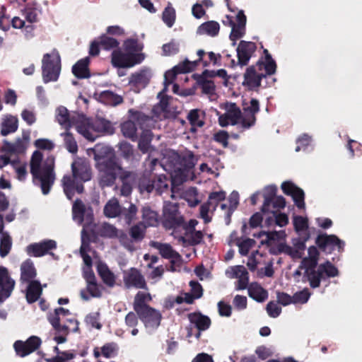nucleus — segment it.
<instances>
[{"mask_svg": "<svg viewBox=\"0 0 362 362\" xmlns=\"http://www.w3.org/2000/svg\"><path fill=\"white\" fill-rule=\"evenodd\" d=\"M320 252L317 247L310 246L308 249V256L302 259L298 269L293 276H300L301 269L304 270L303 277L309 282L312 288L320 287L321 281L334 278L339 275V271L330 261L318 264Z\"/></svg>", "mask_w": 362, "mask_h": 362, "instance_id": "f257e3e1", "label": "nucleus"}, {"mask_svg": "<svg viewBox=\"0 0 362 362\" xmlns=\"http://www.w3.org/2000/svg\"><path fill=\"white\" fill-rule=\"evenodd\" d=\"M93 153L99 186L102 189L112 187L123 168L118 158L111 148L103 146L97 145Z\"/></svg>", "mask_w": 362, "mask_h": 362, "instance_id": "f03ea898", "label": "nucleus"}, {"mask_svg": "<svg viewBox=\"0 0 362 362\" xmlns=\"http://www.w3.org/2000/svg\"><path fill=\"white\" fill-rule=\"evenodd\" d=\"M263 52L265 61L258 60L255 66L247 67L244 74L243 84L250 89L258 87L264 88L269 83L268 80H271V83L275 82V78L272 75L276 72V64L267 49H264Z\"/></svg>", "mask_w": 362, "mask_h": 362, "instance_id": "7ed1b4c3", "label": "nucleus"}, {"mask_svg": "<svg viewBox=\"0 0 362 362\" xmlns=\"http://www.w3.org/2000/svg\"><path fill=\"white\" fill-rule=\"evenodd\" d=\"M225 109L226 114L230 119V124L235 125L241 119L240 124L242 127L247 129L255 124L257 120L256 114L259 111V103L255 98H252L250 104L243 102V115L240 109L235 103H226Z\"/></svg>", "mask_w": 362, "mask_h": 362, "instance_id": "20e7f679", "label": "nucleus"}, {"mask_svg": "<svg viewBox=\"0 0 362 362\" xmlns=\"http://www.w3.org/2000/svg\"><path fill=\"white\" fill-rule=\"evenodd\" d=\"M197 54L199 57L197 60L191 62L185 59L165 73L163 88L161 90H168L171 85L173 86L172 90H179L180 86L175 83L177 74H186L194 71L199 62H202L204 66L209 65V62L203 60V57L206 54L204 50L199 49Z\"/></svg>", "mask_w": 362, "mask_h": 362, "instance_id": "39448f33", "label": "nucleus"}, {"mask_svg": "<svg viewBox=\"0 0 362 362\" xmlns=\"http://www.w3.org/2000/svg\"><path fill=\"white\" fill-rule=\"evenodd\" d=\"M76 129L79 134L90 141H94L95 139L92 132L107 134H112L115 132V128L109 120L104 118L93 119L83 116L77 124Z\"/></svg>", "mask_w": 362, "mask_h": 362, "instance_id": "423d86ee", "label": "nucleus"}, {"mask_svg": "<svg viewBox=\"0 0 362 362\" xmlns=\"http://www.w3.org/2000/svg\"><path fill=\"white\" fill-rule=\"evenodd\" d=\"M130 119L121 124V132L123 136L132 141L138 140L136 124L143 129L148 128L153 121V117L148 116L142 112L129 110Z\"/></svg>", "mask_w": 362, "mask_h": 362, "instance_id": "0eeeda50", "label": "nucleus"}, {"mask_svg": "<svg viewBox=\"0 0 362 362\" xmlns=\"http://www.w3.org/2000/svg\"><path fill=\"white\" fill-rule=\"evenodd\" d=\"M62 69L61 57L57 49L43 55L42 59V77L44 83L58 80Z\"/></svg>", "mask_w": 362, "mask_h": 362, "instance_id": "6e6552de", "label": "nucleus"}, {"mask_svg": "<svg viewBox=\"0 0 362 362\" xmlns=\"http://www.w3.org/2000/svg\"><path fill=\"white\" fill-rule=\"evenodd\" d=\"M54 161L45 163L42 165V170L36 171L33 176V182L35 185L40 187L44 195L49 193L52 187L56 175L54 171Z\"/></svg>", "mask_w": 362, "mask_h": 362, "instance_id": "1a4fd4ad", "label": "nucleus"}, {"mask_svg": "<svg viewBox=\"0 0 362 362\" xmlns=\"http://www.w3.org/2000/svg\"><path fill=\"white\" fill-rule=\"evenodd\" d=\"M184 223V217L179 211L177 204L169 203L164 206L162 225L166 230H173L174 233L180 231Z\"/></svg>", "mask_w": 362, "mask_h": 362, "instance_id": "9d476101", "label": "nucleus"}, {"mask_svg": "<svg viewBox=\"0 0 362 362\" xmlns=\"http://www.w3.org/2000/svg\"><path fill=\"white\" fill-rule=\"evenodd\" d=\"M140 221L132 226L128 231L129 235L124 231H120L119 240L127 250L134 251L135 250L134 243H140L145 238L147 227Z\"/></svg>", "mask_w": 362, "mask_h": 362, "instance_id": "9b49d317", "label": "nucleus"}, {"mask_svg": "<svg viewBox=\"0 0 362 362\" xmlns=\"http://www.w3.org/2000/svg\"><path fill=\"white\" fill-rule=\"evenodd\" d=\"M145 59L144 53L123 52L120 49H115L111 54V62L116 68H130L141 64Z\"/></svg>", "mask_w": 362, "mask_h": 362, "instance_id": "f8f14e48", "label": "nucleus"}, {"mask_svg": "<svg viewBox=\"0 0 362 362\" xmlns=\"http://www.w3.org/2000/svg\"><path fill=\"white\" fill-rule=\"evenodd\" d=\"M70 315L71 312L69 310L59 307L47 315V320L57 333L68 335L70 332L71 327L64 321V317Z\"/></svg>", "mask_w": 362, "mask_h": 362, "instance_id": "ddd939ff", "label": "nucleus"}, {"mask_svg": "<svg viewBox=\"0 0 362 362\" xmlns=\"http://www.w3.org/2000/svg\"><path fill=\"white\" fill-rule=\"evenodd\" d=\"M315 244L325 254H331L337 250L339 252L344 250V242L335 235L320 234L315 239Z\"/></svg>", "mask_w": 362, "mask_h": 362, "instance_id": "4468645a", "label": "nucleus"}, {"mask_svg": "<svg viewBox=\"0 0 362 362\" xmlns=\"http://www.w3.org/2000/svg\"><path fill=\"white\" fill-rule=\"evenodd\" d=\"M42 344V340L37 336H31L26 341L17 340L13 344L16 355L23 358L37 350Z\"/></svg>", "mask_w": 362, "mask_h": 362, "instance_id": "2eb2a0df", "label": "nucleus"}, {"mask_svg": "<svg viewBox=\"0 0 362 362\" xmlns=\"http://www.w3.org/2000/svg\"><path fill=\"white\" fill-rule=\"evenodd\" d=\"M123 281L127 288H134L136 289L148 290V286L144 276L135 267H132L124 272Z\"/></svg>", "mask_w": 362, "mask_h": 362, "instance_id": "dca6fc26", "label": "nucleus"}, {"mask_svg": "<svg viewBox=\"0 0 362 362\" xmlns=\"http://www.w3.org/2000/svg\"><path fill=\"white\" fill-rule=\"evenodd\" d=\"M136 314L146 327L156 329L160 324L161 313L151 306L136 312Z\"/></svg>", "mask_w": 362, "mask_h": 362, "instance_id": "f3484780", "label": "nucleus"}, {"mask_svg": "<svg viewBox=\"0 0 362 362\" xmlns=\"http://www.w3.org/2000/svg\"><path fill=\"white\" fill-rule=\"evenodd\" d=\"M257 49L255 42L241 40L236 49L238 57V64L244 66L248 64L250 58Z\"/></svg>", "mask_w": 362, "mask_h": 362, "instance_id": "a211bd4d", "label": "nucleus"}, {"mask_svg": "<svg viewBox=\"0 0 362 362\" xmlns=\"http://www.w3.org/2000/svg\"><path fill=\"white\" fill-rule=\"evenodd\" d=\"M57 248V243L53 240H45L40 243L30 244L26 247V252L29 256L39 257L49 253Z\"/></svg>", "mask_w": 362, "mask_h": 362, "instance_id": "6ab92c4d", "label": "nucleus"}, {"mask_svg": "<svg viewBox=\"0 0 362 362\" xmlns=\"http://www.w3.org/2000/svg\"><path fill=\"white\" fill-rule=\"evenodd\" d=\"M118 178L122 182L120 194L124 197H129L132 192L133 186L136 183L138 175L134 171L127 170L122 168Z\"/></svg>", "mask_w": 362, "mask_h": 362, "instance_id": "aec40b11", "label": "nucleus"}, {"mask_svg": "<svg viewBox=\"0 0 362 362\" xmlns=\"http://www.w3.org/2000/svg\"><path fill=\"white\" fill-rule=\"evenodd\" d=\"M62 185L64 194L69 200L73 198L75 192L81 194L84 189L83 183L75 178L73 175H64L62 179Z\"/></svg>", "mask_w": 362, "mask_h": 362, "instance_id": "412c9836", "label": "nucleus"}, {"mask_svg": "<svg viewBox=\"0 0 362 362\" xmlns=\"http://www.w3.org/2000/svg\"><path fill=\"white\" fill-rule=\"evenodd\" d=\"M16 282L11 277L6 267L0 266V297L5 300L11 295L15 287Z\"/></svg>", "mask_w": 362, "mask_h": 362, "instance_id": "4be33fe9", "label": "nucleus"}, {"mask_svg": "<svg viewBox=\"0 0 362 362\" xmlns=\"http://www.w3.org/2000/svg\"><path fill=\"white\" fill-rule=\"evenodd\" d=\"M56 119L57 122L63 126L66 129H69L72 126L77 127V124L80 123V120L82 119L81 117H78V119H76L74 116H70L68 110L63 106H61L57 110Z\"/></svg>", "mask_w": 362, "mask_h": 362, "instance_id": "5701e85b", "label": "nucleus"}, {"mask_svg": "<svg viewBox=\"0 0 362 362\" xmlns=\"http://www.w3.org/2000/svg\"><path fill=\"white\" fill-rule=\"evenodd\" d=\"M141 223L146 227H157L160 223V216L158 213L153 210L150 206H143L141 209Z\"/></svg>", "mask_w": 362, "mask_h": 362, "instance_id": "b1692460", "label": "nucleus"}, {"mask_svg": "<svg viewBox=\"0 0 362 362\" xmlns=\"http://www.w3.org/2000/svg\"><path fill=\"white\" fill-rule=\"evenodd\" d=\"M189 322L199 331L207 330L211 325V320L207 315H203L201 312L190 313L187 315Z\"/></svg>", "mask_w": 362, "mask_h": 362, "instance_id": "393cba45", "label": "nucleus"}, {"mask_svg": "<svg viewBox=\"0 0 362 362\" xmlns=\"http://www.w3.org/2000/svg\"><path fill=\"white\" fill-rule=\"evenodd\" d=\"M73 176L81 183L91 179V170L89 166L83 162H74L71 165Z\"/></svg>", "mask_w": 362, "mask_h": 362, "instance_id": "a878e982", "label": "nucleus"}, {"mask_svg": "<svg viewBox=\"0 0 362 362\" xmlns=\"http://www.w3.org/2000/svg\"><path fill=\"white\" fill-rule=\"evenodd\" d=\"M18 128V119L17 117L11 115H5L1 118L0 124V134L6 136L17 131Z\"/></svg>", "mask_w": 362, "mask_h": 362, "instance_id": "bb28decb", "label": "nucleus"}, {"mask_svg": "<svg viewBox=\"0 0 362 362\" xmlns=\"http://www.w3.org/2000/svg\"><path fill=\"white\" fill-rule=\"evenodd\" d=\"M141 187H144L148 192H151L153 189H156L160 194L168 188V179L166 175H160L149 181L146 186L141 185Z\"/></svg>", "mask_w": 362, "mask_h": 362, "instance_id": "cd10ccee", "label": "nucleus"}, {"mask_svg": "<svg viewBox=\"0 0 362 362\" xmlns=\"http://www.w3.org/2000/svg\"><path fill=\"white\" fill-rule=\"evenodd\" d=\"M26 146L25 142L18 139L14 143L4 141L1 151L8 155H20L25 153Z\"/></svg>", "mask_w": 362, "mask_h": 362, "instance_id": "c85d7f7f", "label": "nucleus"}, {"mask_svg": "<svg viewBox=\"0 0 362 362\" xmlns=\"http://www.w3.org/2000/svg\"><path fill=\"white\" fill-rule=\"evenodd\" d=\"M150 246L159 250V253L165 259H181L180 255L175 251L172 246L168 243H161L156 241H151Z\"/></svg>", "mask_w": 362, "mask_h": 362, "instance_id": "c756f323", "label": "nucleus"}, {"mask_svg": "<svg viewBox=\"0 0 362 362\" xmlns=\"http://www.w3.org/2000/svg\"><path fill=\"white\" fill-rule=\"evenodd\" d=\"M89 64L90 59L88 57L78 60L72 66L73 74L78 78H89L90 76V73L88 68Z\"/></svg>", "mask_w": 362, "mask_h": 362, "instance_id": "7c9ffc66", "label": "nucleus"}, {"mask_svg": "<svg viewBox=\"0 0 362 362\" xmlns=\"http://www.w3.org/2000/svg\"><path fill=\"white\" fill-rule=\"evenodd\" d=\"M149 81L150 76L148 72L141 69L130 76L129 84L137 88H144L149 83Z\"/></svg>", "mask_w": 362, "mask_h": 362, "instance_id": "2f4dec72", "label": "nucleus"}, {"mask_svg": "<svg viewBox=\"0 0 362 362\" xmlns=\"http://www.w3.org/2000/svg\"><path fill=\"white\" fill-rule=\"evenodd\" d=\"M248 296L257 302H264L268 298V292L257 282L251 283L247 288Z\"/></svg>", "mask_w": 362, "mask_h": 362, "instance_id": "473e14b6", "label": "nucleus"}, {"mask_svg": "<svg viewBox=\"0 0 362 362\" xmlns=\"http://www.w3.org/2000/svg\"><path fill=\"white\" fill-rule=\"evenodd\" d=\"M37 272L33 261L30 259L24 261L21 266V281L23 282H30L34 281Z\"/></svg>", "mask_w": 362, "mask_h": 362, "instance_id": "72a5a7b5", "label": "nucleus"}, {"mask_svg": "<svg viewBox=\"0 0 362 362\" xmlns=\"http://www.w3.org/2000/svg\"><path fill=\"white\" fill-rule=\"evenodd\" d=\"M26 290V300L28 303L36 302L42 293V287L38 281H31L28 282Z\"/></svg>", "mask_w": 362, "mask_h": 362, "instance_id": "f704fd0d", "label": "nucleus"}, {"mask_svg": "<svg viewBox=\"0 0 362 362\" xmlns=\"http://www.w3.org/2000/svg\"><path fill=\"white\" fill-rule=\"evenodd\" d=\"M97 271L105 285L109 287H113L115 286V276L106 264L102 262L99 263L97 266Z\"/></svg>", "mask_w": 362, "mask_h": 362, "instance_id": "c9c22d12", "label": "nucleus"}, {"mask_svg": "<svg viewBox=\"0 0 362 362\" xmlns=\"http://www.w3.org/2000/svg\"><path fill=\"white\" fill-rule=\"evenodd\" d=\"M165 92H158V98L160 99V101L157 105H154L152 109V113L156 118H160L162 113L168 111L169 100L171 98L165 95Z\"/></svg>", "mask_w": 362, "mask_h": 362, "instance_id": "e433bc0d", "label": "nucleus"}, {"mask_svg": "<svg viewBox=\"0 0 362 362\" xmlns=\"http://www.w3.org/2000/svg\"><path fill=\"white\" fill-rule=\"evenodd\" d=\"M153 139V134L151 130L146 128L143 129V131L138 139V148L143 153H146L149 151L151 146V143Z\"/></svg>", "mask_w": 362, "mask_h": 362, "instance_id": "4c0bfd02", "label": "nucleus"}, {"mask_svg": "<svg viewBox=\"0 0 362 362\" xmlns=\"http://www.w3.org/2000/svg\"><path fill=\"white\" fill-rule=\"evenodd\" d=\"M151 296L148 293L139 291L134 296L133 303L134 310L136 313L141 310L145 309L150 305L146 303L151 300Z\"/></svg>", "mask_w": 362, "mask_h": 362, "instance_id": "58836bf2", "label": "nucleus"}, {"mask_svg": "<svg viewBox=\"0 0 362 362\" xmlns=\"http://www.w3.org/2000/svg\"><path fill=\"white\" fill-rule=\"evenodd\" d=\"M178 158L180 165L186 170L192 169L197 161V159L195 158L193 152L189 150H185L181 152L179 154Z\"/></svg>", "mask_w": 362, "mask_h": 362, "instance_id": "ea45409f", "label": "nucleus"}, {"mask_svg": "<svg viewBox=\"0 0 362 362\" xmlns=\"http://www.w3.org/2000/svg\"><path fill=\"white\" fill-rule=\"evenodd\" d=\"M272 254L274 255H278L281 253H284L286 255H288L293 259H303V254L299 252L297 249H296L294 247H291L290 245H288L286 243H279L277 246V251L273 252L272 250L270 251Z\"/></svg>", "mask_w": 362, "mask_h": 362, "instance_id": "a19ab883", "label": "nucleus"}, {"mask_svg": "<svg viewBox=\"0 0 362 362\" xmlns=\"http://www.w3.org/2000/svg\"><path fill=\"white\" fill-rule=\"evenodd\" d=\"M220 30L218 23L214 21H210L202 23L197 30V33L200 35L206 34L211 37L216 36Z\"/></svg>", "mask_w": 362, "mask_h": 362, "instance_id": "79ce46f5", "label": "nucleus"}, {"mask_svg": "<svg viewBox=\"0 0 362 362\" xmlns=\"http://www.w3.org/2000/svg\"><path fill=\"white\" fill-rule=\"evenodd\" d=\"M277 188L275 185H269L265 187L264 192V203L261 208V211L263 213L269 211V206L274 198L276 197Z\"/></svg>", "mask_w": 362, "mask_h": 362, "instance_id": "37998d69", "label": "nucleus"}, {"mask_svg": "<svg viewBox=\"0 0 362 362\" xmlns=\"http://www.w3.org/2000/svg\"><path fill=\"white\" fill-rule=\"evenodd\" d=\"M137 213V206L131 203L128 208L122 209L119 216L126 224L130 226L136 219Z\"/></svg>", "mask_w": 362, "mask_h": 362, "instance_id": "c03bdc74", "label": "nucleus"}, {"mask_svg": "<svg viewBox=\"0 0 362 362\" xmlns=\"http://www.w3.org/2000/svg\"><path fill=\"white\" fill-rule=\"evenodd\" d=\"M98 234L103 238L119 239V233L117 228L108 223H103L98 228Z\"/></svg>", "mask_w": 362, "mask_h": 362, "instance_id": "a18cd8bd", "label": "nucleus"}, {"mask_svg": "<svg viewBox=\"0 0 362 362\" xmlns=\"http://www.w3.org/2000/svg\"><path fill=\"white\" fill-rule=\"evenodd\" d=\"M178 240L184 243H187L189 245L195 246L202 243L204 238V233L201 230L189 232L188 236L180 235Z\"/></svg>", "mask_w": 362, "mask_h": 362, "instance_id": "49530a36", "label": "nucleus"}, {"mask_svg": "<svg viewBox=\"0 0 362 362\" xmlns=\"http://www.w3.org/2000/svg\"><path fill=\"white\" fill-rule=\"evenodd\" d=\"M54 351L57 353V356L46 358L45 361L47 362H71V360L76 357V354L73 351H61L57 346L54 347Z\"/></svg>", "mask_w": 362, "mask_h": 362, "instance_id": "de8ad7c7", "label": "nucleus"}, {"mask_svg": "<svg viewBox=\"0 0 362 362\" xmlns=\"http://www.w3.org/2000/svg\"><path fill=\"white\" fill-rule=\"evenodd\" d=\"M86 211V207L83 202L80 199H76L72 206L73 219L81 224L84 221Z\"/></svg>", "mask_w": 362, "mask_h": 362, "instance_id": "09e8293b", "label": "nucleus"}, {"mask_svg": "<svg viewBox=\"0 0 362 362\" xmlns=\"http://www.w3.org/2000/svg\"><path fill=\"white\" fill-rule=\"evenodd\" d=\"M38 5L35 1L26 4L23 12L25 19L29 23H35L37 21Z\"/></svg>", "mask_w": 362, "mask_h": 362, "instance_id": "8fccbe9b", "label": "nucleus"}, {"mask_svg": "<svg viewBox=\"0 0 362 362\" xmlns=\"http://www.w3.org/2000/svg\"><path fill=\"white\" fill-rule=\"evenodd\" d=\"M121 210L117 200H110L104 207V214L108 218H115L119 216Z\"/></svg>", "mask_w": 362, "mask_h": 362, "instance_id": "3c124183", "label": "nucleus"}, {"mask_svg": "<svg viewBox=\"0 0 362 362\" xmlns=\"http://www.w3.org/2000/svg\"><path fill=\"white\" fill-rule=\"evenodd\" d=\"M123 47L127 52L141 53V52L144 49V45L136 38H127L124 42Z\"/></svg>", "mask_w": 362, "mask_h": 362, "instance_id": "603ef678", "label": "nucleus"}, {"mask_svg": "<svg viewBox=\"0 0 362 362\" xmlns=\"http://www.w3.org/2000/svg\"><path fill=\"white\" fill-rule=\"evenodd\" d=\"M12 247V240L8 233H3L0 237V256L5 257L8 255Z\"/></svg>", "mask_w": 362, "mask_h": 362, "instance_id": "864d4df0", "label": "nucleus"}, {"mask_svg": "<svg viewBox=\"0 0 362 362\" xmlns=\"http://www.w3.org/2000/svg\"><path fill=\"white\" fill-rule=\"evenodd\" d=\"M176 13L175 8L172 6L171 3H168L162 13V20L169 28H171L175 21Z\"/></svg>", "mask_w": 362, "mask_h": 362, "instance_id": "5fc2aeb1", "label": "nucleus"}, {"mask_svg": "<svg viewBox=\"0 0 362 362\" xmlns=\"http://www.w3.org/2000/svg\"><path fill=\"white\" fill-rule=\"evenodd\" d=\"M62 136H64L66 148L70 153H76L78 151V145L73 134L69 129H66V132L62 134Z\"/></svg>", "mask_w": 362, "mask_h": 362, "instance_id": "6e6d98bb", "label": "nucleus"}, {"mask_svg": "<svg viewBox=\"0 0 362 362\" xmlns=\"http://www.w3.org/2000/svg\"><path fill=\"white\" fill-rule=\"evenodd\" d=\"M100 47L105 50H110L118 47L119 42L114 37H109L106 35H102L99 38Z\"/></svg>", "mask_w": 362, "mask_h": 362, "instance_id": "4d7b16f0", "label": "nucleus"}, {"mask_svg": "<svg viewBox=\"0 0 362 362\" xmlns=\"http://www.w3.org/2000/svg\"><path fill=\"white\" fill-rule=\"evenodd\" d=\"M42 153L39 151H35L32 155L30 167V173L34 174L36 171L42 170Z\"/></svg>", "mask_w": 362, "mask_h": 362, "instance_id": "13d9d810", "label": "nucleus"}, {"mask_svg": "<svg viewBox=\"0 0 362 362\" xmlns=\"http://www.w3.org/2000/svg\"><path fill=\"white\" fill-rule=\"evenodd\" d=\"M102 356L105 358H109L115 357L117 355L119 346L115 342H109L105 344L101 347Z\"/></svg>", "mask_w": 362, "mask_h": 362, "instance_id": "bf43d9fd", "label": "nucleus"}, {"mask_svg": "<svg viewBox=\"0 0 362 362\" xmlns=\"http://www.w3.org/2000/svg\"><path fill=\"white\" fill-rule=\"evenodd\" d=\"M255 240L251 238H246L243 240H238L236 245L239 248V252L243 256H246L249 253L250 250L255 245Z\"/></svg>", "mask_w": 362, "mask_h": 362, "instance_id": "052dcab7", "label": "nucleus"}, {"mask_svg": "<svg viewBox=\"0 0 362 362\" xmlns=\"http://www.w3.org/2000/svg\"><path fill=\"white\" fill-rule=\"evenodd\" d=\"M100 97L102 100H106L107 103L111 105H117L123 102L122 96L115 94L114 92H100Z\"/></svg>", "mask_w": 362, "mask_h": 362, "instance_id": "680f3d73", "label": "nucleus"}, {"mask_svg": "<svg viewBox=\"0 0 362 362\" xmlns=\"http://www.w3.org/2000/svg\"><path fill=\"white\" fill-rule=\"evenodd\" d=\"M118 148L121 156L127 160L130 159L134 156L133 146L127 141L119 142Z\"/></svg>", "mask_w": 362, "mask_h": 362, "instance_id": "e2e57ef3", "label": "nucleus"}, {"mask_svg": "<svg viewBox=\"0 0 362 362\" xmlns=\"http://www.w3.org/2000/svg\"><path fill=\"white\" fill-rule=\"evenodd\" d=\"M229 202V207L228 211L226 213L227 218H228V222L230 221V216L233 211L236 209L238 205L239 204V194L237 191H233L228 198Z\"/></svg>", "mask_w": 362, "mask_h": 362, "instance_id": "0e129e2a", "label": "nucleus"}, {"mask_svg": "<svg viewBox=\"0 0 362 362\" xmlns=\"http://www.w3.org/2000/svg\"><path fill=\"white\" fill-rule=\"evenodd\" d=\"M291 197L298 209H302L305 208V193L301 188L298 187L296 189Z\"/></svg>", "mask_w": 362, "mask_h": 362, "instance_id": "69168bd1", "label": "nucleus"}, {"mask_svg": "<svg viewBox=\"0 0 362 362\" xmlns=\"http://www.w3.org/2000/svg\"><path fill=\"white\" fill-rule=\"evenodd\" d=\"M310 295L311 293L307 288L300 291H298L293 296V303H305L309 300Z\"/></svg>", "mask_w": 362, "mask_h": 362, "instance_id": "338daca9", "label": "nucleus"}, {"mask_svg": "<svg viewBox=\"0 0 362 362\" xmlns=\"http://www.w3.org/2000/svg\"><path fill=\"white\" fill-rule=\"evenodd\" d=\"M230 34V40L233 41V45H235L236 41L243 37L245 34V27H241L240 25H236L235 24L232 28Z\"/></svg>", "mask_w": 362, "mask_h": 362, "instance_id": "774afa93", "label": "nucleus"}]
</instances>
